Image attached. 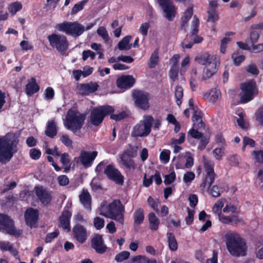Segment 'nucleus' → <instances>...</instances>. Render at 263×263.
I'll return each instance as SVG.
<instances>
[{
  "label": "nucleus",
  "mask_w": 263,
  "mask_h": 263,
  "mask_svg": "<svg viewBox=\"0 0 263 263\" xmlns=\"http://www.w3.org/2000/svg\"><path fill=\"white\" fill-rule=\"evenodd\" d=\"M172 162L176 169H184V158L180 156V155L176 158L174 157L173 159Z\"/></svg>",
  "instance_id": "41"
},
{
  "label": "nucleus",
  "mask_w": 263,
  "mask_h": 263,
  "mask_svg": "<svg viewBox=\"0 0 263 263\" xmlns=\"http://www.w3.org/2000/svg\"><path fill=\"white\" fill-rule=\"evenodd\" d=\"M194 114L192 119L194 124V127L197 129H204L205 124L202 120V112L197 107L192 109Z\"/></svg>",
  "instance_id": "25"
},
{
  "label": "nucleus",
  "mask_w": 263,
  "mask_h": 263,
  "mask_svg": "<svg viewBox=\"0 0 263 263\" xmlns=\"http://www.w3.org/2000/svg\"><path fill=\"white\" fill-rule=\"evenodd\" d=\"M61 162L64 166V172H69L70 170L71 164L70 156L68 153H64L61 155Z\"/></svg>",
  "instance_id": "36"
},
{
  "label": "nucleus",
  "mask_w": 263,
  "mask_h": 263,
  "mask_svg": "<svg viewBox=\"0 0 263 263\" xmlns=\"http://www.w3.org/2000/svg\"><path fill=\"white\" fill-rule=\"evenodd\" d=\"M95 25L96 22L89 23L85 28L83 25L77 21H65L62 23L57 24L55 28L59 31L65 33L67 35L77 37L82 35L85 30L90 29Z\"/></svg>",
  "instance_id": "4"
},
{
  "label": "nucleus",
  "mask_w": 263,
  "mask_h": 263,
  "mask_svg": "<svg viewBox=\"0 0 263 263\" xmlns=\"http://www.w3.org/2000/svg\"><path fill=\"white\" fill-rule=\"evenodd\" d=\"M50 45L62 55H67L66 51L68 49L69 43L67 37L63 34L52 33L47 36Z\"/></svg>",
  "instance_id": "7"
},
{
  "label": "nucleus",
  "mask_w": 263,
  "mask_h": 263,
  "mask_svg": "<svg viewBox=\"0 0 263 263\" xmlns=\"http://www.w3.org/2000/svg\"><path fill=\"white\" fill-rule=\"evenodd\" d=\"M60 140L63 144L67 147L72 146V141L67 134L63 135L60 138Z\"/></svg>",
  "instance_id": "60"
},
{
  "label": "nucleus",
  "mask_w": 263,
  "mask_h": 263,
  "mask_svg": "<svg viewBox=\"0 0 263 263\" xmlns=\"http://www.w3.org/2000/svg\"><path fill=\"white\" fill-rule=\"evenodd\" d=\"M255 116L256 120L263 126V106L258 109Z\"/></svg>",
  "instance_id": "61"
},
{
  "label": "nucleus",
  "mask_w": 263,
  "mask_h": 263,
  "mask_svg": "<svg viewBox=\"0 0 263 263\" xmlns=\"http://www.w3.org/2000/svg\"><path fill=\"white\" fill-rule=\"evenodd\" d=\"M168 246L169 249L172 251H176L178 249V242L173 233L168 232L166 234Z\"/></svg>",
  "instance_id": "34"
},
{
  "label": "nucleus",
  "mask_w": 263,
  "mask_h": 263,
  "mask_svg": "<svg viewBox=\"0 0 263 263\" xmlns=\"http://www.w3.org/2000/svg\"><path fill=\"white\" fill-rule=\"evenodd\" d=\"M209 96L210 97V100L215 102L216 100L219 99L221 97V93L219 90L212 89L210 92Z\"/></svg>",
  "instance_id": "49"
},
{
  "label": "nucleus",
  "mask_w": 263,
  "mask_h": 263,
  "mask_svg": "<svg viewBox=\"0 0 263 263\" xmlns=\"http://www.w3.org/2000/svg\"><path fill=\"white\" fill-rule=\"evenodd\" d=\"M251 155L254 159V163L257 165H261L263 163V150L253 151Z\"/></svg>",
  "instance_id": "37"
},
{
  "label": "nucleus",
  "mask_w": 263,
  "mask_h": 263,
  "mask_svg": "<svg viewBox=\"0 0 263 263\" xmlns=\"http://www.w3.org/2000/svg\"><path fill=\"white\" fill-rule=\"evenodd\" d=\"M97 155L98 152L97 151L86 152L83 151L81 152L79 157L80 162L84 167H89L92 165Z\"/></svg>",
  "instance_id": "19"
},
{
  "label": "nucleus",
  "mask_w": 263,
  "mask_h": 263,
  "mask_svg": "<svg viewBox=\"0 0 263 263\" xmlns=\"http://www.w3.org/2000/svg\"><path fill=\"white\" fill-rule=\"evenodd\" d=\"M104 174L107 178L117 184L122 185L124 183V177L120 171L116 168L112 164L107 165L104 170Z\"/></svg>",
  "instance_id": "15"
},
{
  "label": "nucleus",
  "mask_w": 263,
  "mask_h": 263,
  "mask_svg": "<svg viewBox=\"0 0 263 263\" xmlns=\"http://www.w3.org/2000/svg\"><path fill=\"white\" fill-rule=\"evenodd\" d=\"M199 20L196 15L194 16L192 22V30L189 37L191 41L189 42L187 39H184L181 43V45L184 49H191L194 44H199L202 42L203 37L198 35Z\"/></svg>",
  "instance_id": "11"
},
{
  "label": "nucleus",
  "mask_w": 263,
  "mask_h": 263,
  "mask_svg": "<svg viewBox=\"0 0 263 263\" xmlns=\"http://www.w3.org/2000/svg\"><path fill=\"white\" fill-rule=\"evenodd\" d=\"M110 119L116 121H119L125 118L127 114L125 111H121L118 114H110Z\"/></svg>",
  "instance_id": "52"
},
{
  "label": "nucleus",
  "mask_w": 263,
  "mask_h": 263,
  "mask_svg": "<svg viewBox=\"0 0 263 263\" xmlns=\"http://www.w3.org/2000/svg\"><path fill=\"white\" fill-rule=\"evenodd\" d=\"M59 234V232L58 230H55L53 232L48 233L45 239V241L46 243H50L51 242L53 239L57 238Z\"/></svg>",
  "instance_id": "56"
},
{
  "label": "nucleus",
  "mask_w": 263,
  "mask_h": 263,
  "mask_svg": "<svg viewBox=\"0 0 263 263\" xmlns=\"http://www.w3.org/2000/svg\"><path fill=\"white\" fill-rule=\"evenodd\" d=\"M195 61L201 65L206 66L203 70V78L204 79L211 78L216 73L217 69V63L208 53L204 52L196 55Z\"/></svg>",
  "instance_id": "5"
},
{
  "label": "nucleus",
  "mask_w": 263,
  "mask_h": 263,
  "mask_svg": "<svg viewBox=\"0 0 263 263\" xmlns=\"http://www.w3.org/2000/svg\"><path fill=\"white\" fill-rule=\"evenodd\" d=\"M241 92L240 102L241 103H246L252 100L254 95L258 93V89L256 82L253 80L241 83L240 85Z\"/></svg>",
  "instance_id": "12"
},
{
  "label": "nucleus",
  "mask_w": 263,
  "mask_h": 263,
  "mask_svg": "<svg viewBox=\"0 0 263 263\" xmlns=\"http://www.w3.org/2000/svg\"><path fill=\"white\" fill-rule=\"evenodd\" d=\"M198 130L199 129H197L193 126V128L189 130V134L192 136V137L195 139H199L202 137L203 134L201 132H198Z\"/></svg>",
  "instance_id": "55"
},
{
  "label": "nucleus",
  "mask_w": 263,
  "mask_h": 263,
  "mask_svg": "<svg viewBox=\"0 0 263 263\" xmlns=\"http://www.w3.org/2000/svg\"><path fill=\"white\" fill-rule=\"evenodd\" d=\"M154 118L151 115L144 116L143 120H141L133 128L132 135L134 137L147 136L151 133Z\"/></svg>",
  "instance_id": "9"
},
{
  "label": "nucleus",
  "mask_w": 263,
  "mask_h": 263,
  "mask_svg": "<svg viewBox=\"0 0 263 263\" xmlns=\"http://www.w3.org/2000/svg\"><path fill=\"white\" fill-rule=\"evenodd\" d=\"M160 6L165 13V17L172 21L176 14V8L172 0H157Z\"/></svg>",
  "instance_id": "16"
},
{
  "label": "nucleus",
  "mask_w": 263,
  "mask_h": 263,
  "mask_svg": "<svg viewBox=\"0 0 263 263\" xmlns=\"http://www.w3.org/2000/svg\"><path fill=\"white\" fill-rule=\"evenodd\" d=\"M93 224L97 230H100L104 227V220L102 218L96 217L93 219Z\"/></svg>",
  "instance_id": "51"
},
{
  "label": "nucleus",
  "mask_w": 263,
  "mask_h": 263,
  "mask_svg": "<svg viewBox=\"0 0 263 263\" xmlns=\"http://www.w3.org/2000/svg\"><path fill=\"white\" fill-rule=\"evenodd\" d=\"M132 39V36L127 35L124 37L121 41H120L118 44V47L119 50H129L132 47V44H129L130 41Z\"/></svg>",
  "instance_id": "35"
},
{
  "label": "nucleus",
  "mask_w": 263,
  "mask_h": 263,
  "mask_svg": "<svg viewBox=\"0 0 263 263\" xmlns=\"http://www.w3.org/2000/svg\"><path fill=\"white\" fill-rule=\"evenodd\" d=\"M54 96V91L51 87H48L45 90V99L52 100Z\"/></svg>",
  "instance_id": "58"
},
{
  "label": "nucleus",
  "mask_w": 263,
  "mask_h": 263,
  "mask_svg": "<svg viewBox=\"0 0 263 263\" xmlns=\"http://www.w3.org/2000/svg\"><path fill=\"white\" fill-rule=\"evenodd\" d=\"M147 203L149 206L156 212H159L160 202L158 199H155L152 197L149 196L147 199Z\"/></svg>",
  "instance_id": "40"
},
{
  "label": "nucleus",
  "mask_w": 263,
  "mask_h": 263,
  "mask_svg": "<svg viewBox=\"0 0 263 263\" xmlns=\"http://www.w3.org/2000/svg\"><path fill=\"white\" fill-rule=\"evenodd\" d=\"M18 137L13 133H8L4 136H0V162L5 164L17 151Z\"/></svg>",
  "instance_id": "1"
},
{
  "label": "nucleus",
  "mask_w": 263,
  "mask_h": 263,
  "mask_svg": "<svg viewBox=\"0 0 263 263\" xmlns=\"http://www.w3.org/2000/svg\"><path fill=\"white\" fill-rule=\"evenodd\" d=\"M224 201L225 199L222 198L217 200L214 204L213 210L215 211V212H220L221 209L224 205Z\"/></svg>",
  "instance_id": "54"
},
{
  "label": "nucleus",
  "mask_w": 263,
  "mask_h": 263,
  "mask_svg": "<svg viewBox=\"0 0 263 263\" xmlns=\"http://www.w3.org/2000/svg\"><path fill=\"white\" fill-rule=\"evenodd\" d=\"M136 82L135 79L132 75L122 76L116 81L117 86L120 88H130Z\"/></svg>",
  "instance_id": "22"
},
{
  "label": "nucleus",
  "mask_w": 263,
  "mask_h": 263,
  "mask_svg": "<svg viewBox=\"0 0 263 263\" xmlns=\"http://www.w3.org/2000/svg\"><path fill=\"white\" fill-rule=\"evenodd\" d=\"M150 24L149 23H142L139 28V32L143 36H146L148 34V30Z\"/></svg>",
  "instance_id": "53"
},
{
  "label": "nucleus",
  "mask_w": 263,
  "mask_h": 263,
  "mask_svg": "<svg viewBox=\"0 0 263 263\" xmlns=\"http://www.w3.org/2000/svg\"><path fill=\"white\" fill-rule=\"evenodd\" d=\"M208 22H212L213 23H215L218 20L219 16H218V14L216 13L215 10H214V9L208 10Z\"/></svg>",
  "instance_id": "47"
},
{
  "label": "nucleus",
  "mask_w": 263,
  "mask_h": 263,
  "mask_svg": "<svg viewBox=\"0 0 263 263\" xmlns=\"http://www.w3.org/2000/svg\"><path fill=\"white\" fill-rule=\"evenodd\" d=\"M35 195L41 203L46 206L49 204L52 200L51 193L42 186L34 187Z\"/></svg>",
  "instance_id": "18"
},
{
  "label": "nucleus",
  "mask_w": 263,
  "mask_h": 263,
  "mask_svg": "<svg viewBox=\"0 0 263 263\" xmlns=\"http://www.w3.org/2000/svg\"><path fill=\"white\" fill-rule=\"evenodd\" d=\"M24 217L26 225L30 228L34 227L39 219V211L36 209L29 208L25 211Z\"/></svg>",
  "instance_id": "20"
},
{
  "label": "nucleus",
  "mask_w": 263,
  "mask_h": 263,
  "mask_svg": "<svg viewBox=\"0 0 263 263\" xmlns=\"http://www.w3.org/2000/svg\"><path fill=\"white\" fill-rule=\"evenodd\" d=\"M148 219L149 223V228L152 231H157L160 223L159 219L153 212H151L148 215Z\"/></svg>",
  "instance_id": "31"
},
{
  "label": "nucleus",
  "mask_w": 263,
  "mask_h": 263,
  "mask_svg": "<svg viewBox=\"0 0 263 263\" xmlns=\"http://www.w3.org/2000/svg\"><path fill=\"white\" fill-rule=\"evenodd\" d=\"M91 247L99 254L105 253L107 250V247L104 243L102 235L95 234L91 239Z\"/></svg>",
  "instance_id": "17"
},
{
  "label": "nucleus",
  "mask_w": 263,
  "mask_h": 263,
  "mask_svg": "<svg viewBox=\"0 0 263 263\" xmlns=\"http://www.w3.org/2000/svg\"><path fill=\"white\" fill-rule=\"evenodd\" d=\"M171 152L168 149H164L160 153V159L163 162L164 164H166L169 162L170 158Z\"/></svg>",
  "instance_id": "45"
},
{
  "label": "nucleus",
  "mask_w": 263,
  "mask_h": 263,
  "mask_svg": "<svg viewBox=\"0 0 263 263\" xmlns=\"http://www.w3.org/2000/svg\"><path fill=\"white\" fill-rule=\"evenodd\" d=\"M183 96V89L179 85H177L175 89V97L176 98V102L178 106H180L182 101L181 99L182 98Z\"/></svg>",
  "instance_id": "38"
},
{
  "label": "nucleus",
  "mask_w": 263,
  "mask_h": 263,
  "mask_svg": "<svg viewBox=\"0 0 263 263\" xmlns=\"http://www.w3.org/2000/svg\"><path fill=\"white\" fill-rule=\"evenodd\" d=\"M12 246L9 241H2L0 242V249L3 251H10Z\"/></svg>",
  "instance_id": "64"
},
{
  "label": "nucleus",
  "mask_w": 263,
  "mask_h": 263,
  "mask_svg": "<svg viewBox=\"0 0 263 263\" xmlns=\"http://www.w3.org/2000/svg\"><path fill=\"white\" fill-rule=\"evenodd\" d=\"M179 66L178 65H172L170 70V77L173 81H175L178 79Z\"/></svg>",
  "instance_id": "44"
},
{
  "label": "nucleus",
  "mask_w": 263,
  "mask_h": 263,
  "mask_svg": "<svg viewBox=\"0 0 263 263\" xmlns=\"http://www.w3.org/2000/svg\"><path fill=\"white\" fill-rule=\"evenodd\" d=\"M193 14V6L188 7L186 9L183 16L181 18V28H184L185 31V27L187 26V23Z\"/></svg>",
  "instance_id": "30"
},
{
  "label": "nucleus",
  "mask_w": 263,
  "mask_h": 263,
  "mask_svg": "<svg viewBox=\"0 0 263 263\" xmlns=\"http://www.w3.org/2000/svg\"><path fill=\"white\" fill-rule=\"evenodd\" d=\"M221 188L216 185H213L210 190V193L214 197H218L221 195Z\"/></svg>",
  "instance_id": "59"
},
{
  "label": "nucleus",
  "mask_w": 263,
  "mask_h": 263,
  "mask_svg": "<svg viewBox=\"0 0 263 263\" xmlns=\"http://www.w3.org/2000/svg\"><path fill=\"white\" fill-rule=\"evenodd\" d=\"M0 231L5 234L18 237L23 233L22 230H17L14 226V221L10 216L0 214Z\"/></svg>",
  "instance_id": "10"
},
{
  "label": "nucleus",
  "mask_w": 263,
  "mask_h": 263,
  "mask_svg": "<svg viewBox=\"0 0 263 263\" xmlns=\"http://www.w3.org/2000/svg\"><path fill=\"white\" fill-rule=\"evenodd\" d=\"M130 253L128 251H123L116 255L115 260L117 262H121L123 261L128 259Z\"/></svg>",
  "instance_id": "42"
},
{
  "label": "nucleus",
  "mask_w": 263,
  "mask_h": 263,
  "mask_svg": "<svg viewBox=\"0 0 263 263\" xmlns=\"http://www.w3.org/2000/svg\"><path fill=\"white\" fill-rule=\"evenodd\" d=\"M149 258L144 255H139L132 257L130 263H146L148 262Z\"/></svg>",
  "instance_id": "43"
},
{
  "label": "nucleus",
  "mask_w": 263,
  "mask_h": 263,
  "mask_svg": "<svg viewBox=\"0 0 263 263\" xmlns=\"http://www.w3.org/2000/svg\"><path fill=\"white\" fill-rule=\"evenodd\" d=\"M149 93L142 90L134 89L132 91V98L136 107L146 110L149 108Z\"/></svg>",
  "instance_id": "13"
},
{
  "label": "nucleus",
  "mask_w": 263,
  "mask_h": 263,
  "mask_svg": "<svg viewBox=\"0 0 263 263\" xmlns=\"http://www.w3.org/2000/svg\"><path fill=\"white\" fill-rule=\"evenodd\" d=\"M159 60V49L156 48L152 52L148 63L149 68H154L158 65Z\"/></svg>",
  "instance_id": "33"
},
{
  "label": "nucleus",
  "mask_w": 263,
  "mask_h": 263,
  "mask_svg": "<svg viewBox=\"0 0 263 263\" xmlns=\"http://www.w3.org/2000/svg\"><path fill=\"white\" fill-rule=\"evenodd\" d=\"M125 207L119 199H115L107 205L102 206L100 214L123 224L124 221Z\"/></svg>",
  "instance_id": "3"
},
{
  "label": "nucleus",
  "mask_w": 263,
  "mask_h": 263,
  "mask_svg": "<svg viewBox=\"0 0 263 263\" xmlns=\"http://www.w3.org/2000/svg\"><path fill=\"white\" fill-rule=\"evenodd\" d=\"M114 112V107L109 105L96 107L90 112V122L95 126H99L103 122L105 116Z\"/></svg>",
  "instance_id": "8"
},
{
  "label": "nucleus",
  "mask_w": 263,
  "mask_h": 263,
  "mask_svg": "<svg viewBox=\"0 0 263 263\" xmlns=\"http://www.w3.org/2000/svg\"><path fill=\"white\" fill-rule=\"evenodd\" d=\"M85 3L86 1L84 0L76 4L72 7L70 14L73 15L82 10Z\"/></svg>",
  "instance_id": "48"
},
{
  "label": "nucleus",
  "mask_w": 263,
  "mask_h": 263,
  "mask_svg": "<svg viewBox=\"0 0 263 263\" xmlns=\"http://www.w3.org/2000/svg\"><path fill=\"white\" fill-rule=\"evenodd\" d=\"M204 167L205 168V176L203 179L200 185V189L204 191L207 186L208 189L210 188L214 183L216 175L214 171V163L212 161L205 160L204 161Z\"/></svg>",
  "instance_id": "14"
},
{
  "label": "nucleus",
  "mask_w": 263,
  "mask_h": 263,
  "mask_svg": "<svg viewBox=\"0 0 263 263\" xmlns=\"http://www.w3.org/2000/svg\"><path fill=\"white\" fill-rule=\"evenodd\" d=\"M72 213L68 210L64 209L59 217V227L62 228L67 232L70 231V221Z\"/></svg>",
  "instance_id": "23"
},
{
  "label": "nucleus",
  "mask_w": 263,
  "mask_h": 263,
  "mask_svg": "<svg viewBox=\"0 0 263 263\" xmlns=\"http://www.w3.org/2000/svg\"><path fill=\"white\" fill-rule=\"evenodd\" d=\"M88 57H90L91 60H94L96 57V53L90 50H84L82 52V59L84 61L86 60Z\"/></svg>",
  "instance_id": "62"
},
{
  "label": "nucleus",
  "mask_w": 263,
  "mask_h": 263,
  "mask_svg": "<svg viewBox=\"0 0 263 263\" xmlns=\"http://www.w3.org/2000/svg\"><path fill=\"white\" fill-rule=\"evenodd\" d=\"M230 38L224 37L221 40L220 51L224 54L227 47V44L230 41Z\"/></svg>",
  "instance_id": "63"
},
{
  "label": "nucleus",
  "mask_w": 263,
  "mask_h": 263,
  "mask_svg": "<svg viewBox=\"0 0 263 263\" xmlns=\"http://www.w3.org/2000/svg\"><path fill=\"white\" fill-rule=\"evenodd\" d=\"M47 136L53 138L57 134L58 130L54 120L48 121L45 131Z\"/></svg>",
  "instance_id": "29"
},
{
  "label": "nucleus",
  "mask_w": 263,
  "mask_h": 263,
  "mask_svg": "<svg viewBox=\"0 0 263 263\" xmlns=\"http://www.w3.org/2000/svg\"><path fill=\"white\" fill-rule=\"evenodd\" d=\"M134 226L135 227L141 224L144 220V210L142 208H138L134 213Z\"/></svg>",
  "instance_id": "32"
},
{
  "label": "nucleus",
  "mask_w": 263,
  "mask_h": 263,
  "mask_svg": "<svg viewBox=\"0 0 263 263\" xmlns=\"http://www.w3.org/2000/svg\"><path fill=\"white\" fill-rule=\"evenodd\" d=\"M121 164L128 171L134 170L136 168V164L129 154L124 152L120 155Z\"/></svg>",
  "instance_id": "26"
},
{
  "label": "nucleus",
  "mask_w": 263,
  "mask_h": 263,
  "mask_svg": "<svg viewBox=\"0 0 263 263\" xmlns=\"http://www.w3.org/2000/svg\"><path fill=\"white\" fill-rule=\"evenodd\" d=\"M98 87L99 85L97 83L91 82L88 83L79 84L77 86V90L79 94L86 96L97 91Z\"/></svg>",
  "instance_id": "21"
},
{
  "label": "nucleus",
  "mask_w": 263,
  "mask_h": 263,
  "mask_svg": "<svg viewBox=\"0 0 263 263\" xmlns=\"http://www.w3.org/2000/svg\"><path fill=\"white\" fill-rule=\"evenodd\" d=\"M227 248L233 256H245L247 252L246 240L236 232L230 231L224 236Z\"/></svg>",
  "instance_id": "2"
},
{
  "label": "nucleus",
  "mask_w": 263,
  "mask_h": 263,
  "mask_svg": "<svg viewBox=\"0 0 263 263\" xmlns=\"http://www.w3.org/2000/svg\"><path fill=\"white\" fill-rule=\"evenodd\" d=\"M97 33L105 41H108L109 36L108 32L104 27H100L97 29Z\"/></svg>",
  "instance_id": "50"
},
{
  "label": "nucleus",
  "mask_w": 263,
  "mask_h": 263,
  "mask_svg": "<svg viewBox=\"0 0 263 263\" xmlns=\"http://www.w3.org/2000/svg\"><path fill=\"white\" fill-rule=\"evenodd\" d=\"M79 199L81 203L86 210L88 211L91 210V197L87 190L83 189L82 190L81 194L79 195Z\"/></svg>",
  "instance_id": "27"
},
{
  "label": "nucleus",
  "mask_w": 263,
  "mask_h": 263,
  "mask_svg": "<svg viewBox=\"0 0 263 263\" xmlns=\"http://www.w3.org/2000/svg\"><path fill=\"white\" fill-rule=\"evenodd\" d=\"M176 176L174 171L171 172L169 174L164 176V183L165 185H169L176 179Z\"/></svg>",
  "instance_id": "46"
},
{
  "label": "nucleus",
  "mask_w": 263,
  "mask_h": 263,
  "mask_svg": "<svg viewBox=\"0 0 263 263\" xmlns=\"http://www.w3.org/2000/svg\"><path fill=\"white\" fill-rule=\"evenodd\" d=\"M23 8L22 4L19 2H15L10 4L8 7V10L11 15H14L20 11Z\"/></svg>",
  "instance_id": "39"
},
{
  "label": "nucleus",
  "mask_w": 263,
  "mask_h": 263,
  "mask_svg": "<svg viewBox=\"0 0 263 263\" xmlns=\"http://www.w3.org/2000/svg\"><path fill=\"white\" fill-rule=\"evenodd\" d=\"M85 119L84 115L70 109L67 112L64 124L68 129L76 134L77 130H80L83 127Z\"/></svg>",
  "instance_id": "6"
},
{
  "label": "nucleus",
  "mask_w": 263,
  "mask_h": 263,
  "mask_svg": "<svg viewBox=\"0 0 263 263\" xmlns=\"http://www.w3.org/2000/svg\"><path fill=\"white\" fill-rule=\"evenodd\" d=\"M29 156L32 159L37 160L41 156V152L39 149L32 148L29 151Z\"/></svg>",
  "instance_id": "57"
},
{
  "label": "nucleus",
  "mask_w": 263,
  "mask_h": 263,
  "mask_svg": "<svg viewBox=\"0 0 263 263\" xmlns=\"http://www.w3.org/2000/svg\"><path fill=\"white\" fill-rule=\"evenodd\" d=\"M74 238L80 243H83L87 239L86 229L80 224H76L73 228Z\"/></svg>",
  "instance_id": "24"
},
{
  "label": "nucleus",
  "mask_w": 263,
  "mask_h": 263,
  "mask_svg": "<svg viewBox=\"0 0 263 263\" xmlns=\"http://www.w3.org/2000/svg\"><path fill=\"white\" fill-rule=\"evenodd\" d=\"M39 90L40 86L37 84L34 78H32L30 80H29L25 86V92L29 96H31L36 93Z\"/></svg>",
  "instance_id": "28"
}]
</instances>
